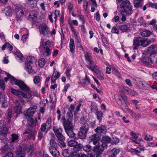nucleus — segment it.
Segmentation results:
<instances>
[{"label": "nucleus", "mask_w": 157, "mask_h": 157, "mask_svg": "<svg viewBox=\"0 0 157 157\" xmlns=\"http://www.w3.org/2000/svg\"><path fill=\"white\" fill-rule=\"evenodd\" d=\"M5 73L7 76V77L4 78L6 82H7L9 79L10 80V82L12 84H14L18 86L21 90L27 92L30 91V89L29 87L23 81L15 79L13 76H12L10 74L7 73V72H5Z\"/></svg>", "instance_id": "1"}, {"label": "nucleus", "mask_w": 157, "mask_h": 157, "mask_svg": "<svg viewBox=\"0 0 157 157\" xmlns=\"http://www.w3.org/2000/svg\"><path fill=\"white\" fill-rule=\"evenodd\" d=\"M79 123L82 125L80 127V131L78 133V137L79 138L84 139L86 138L89 130V121L84 117H82L80 119Z\"/></svg>", "instance_id": "2"}, {"label": "nucleus", "mask_w": 157, "mask_h": 157, "mask_svg": "<svg viewBox=\"0 0 157 157\" xmlns=\"http://www.w3.org/2000/svg\"><path fill=\"white\" fill-rule=\"evenodd\" d=\"M37 109L36 106L30 107L25 113L26 118L28 119V124L30 125H32L33 122V120L32 117Z\"/></svg>", "instance_id": "3"}, {"label": "nucleus", "mask_w": 157, "mask_h": 157, "mask_svg": "<svg viewBox=\"0 0 157 157\" xmlns=\"http://www.w3.org/2000/svg\"><path fill=\"white\" fill-rule=\"evenodd\" d=\"M41 46L44 50L43 55L47 56H49L51 54L52 49L51 48V43L49 40L44 42L42 41L40 42Z\"/></svg>", "instance_id": "4"}, {"label": "nucleus", "mask_w": 157, "mask_h": 157, "mask_svg": "<svg viewBox=\"0 0 157 157\" xmlns=\"http://www.w3.org/2000/svg\"><path fill=\"white\" fill-rule=\"evenodd\" d=\"M105 147V144H101V145H97L95 146L93 149V152L90 154V157H98L100 156V155L103 151L104 148Z\"/></svg>", "instance_id": "5"}, {"label": "nucleus", "mask_w": 157, "mask_h": 157, "mask_svg": "<svg viewBox=\"0 0 157 157\" xmlns=\"http://www.w3.org/2000/svg\"><path fill=\"white\" fill-rule=\"evenodd\" d=\"M40 33L43 36H47L50 33L49 28L45 23L40 24L38 27Z\"/></svg>", "instance_id": "6"}, {"label": "nucleus", "mask_w": 157, "mask_h": 157, "mask_svg": "<svg viewBox=\"0 0 157 157\" xmlns=\"http://www.w3.org/2000/svg\"><path fill=\"white\" fill-rule=\"evenodd\" d=\"M69 147H73L74 151L78 152L82 147V145L78 142L75 140H69Z\"/></svg>", "instance_id": "7"}, {"label": "nucleus", "mask_w": 157, "mask_h": 157, "mask_svg": "<svg viewBox=\"0 0 157 157\" xmlns=\"http://www.w3.org/2000/svg\"><path fill=\"white\" fill-rule=\"evenodd\" d=\"M135 80L136 81V85L141 89L145 90L150 86L145 81L141 79L137 78Z\"/></svg>", "instance_id": "8"}, {"label": "nucleus", "mask_w": 157, "mask_h": 157, "mask_svg": "<svg viewBox=\"0 0 157 157\" xmlns=\"http://www.w3.org/2000/svg\"><path fill=\"white\" fill-rule=\"evenodd\" d=\"M60 12L59 10H56L54 13H52L49 15V18L51 22H56L57 18L60 16Z\"/></svg>", "instance_id": "9"}, {"label": "nucleus", "mask_w": 157, "mask_h": 157, "mask_svg": "<svg viewBox=\"0 0 157 157\" xmlns=\"http://www.w3.org/2000/svg\"><path fill=\"white\" fill-rule=\"evenodd\" d=\"M53 130L58 140H64V137L62 134L63 131L62 128H58L56 127H54Z\"/></svg>", "instance_id": "10"}, {"label": "nucleus", "mask_w": 157, "mask_h": 157, "mask_svg": "<svg viewBox=\"0 0 157 157\" xmlns=\"http://www.w3.org/2000/svg\"><path fill=\"white\" fill-rule=\"evenodd\" d=\"M8 129L6 126V122L4 121H0V134L6 135L8 132Z\"/></svg>", "instance_id": "11"}, {"label": "nucleus", "mask_w": 157, "mask_h": 157, "mask_svg": "<svg viewBox=\"0 0 157 157\" xmlns=\"http://www.w3.org/2000/svg\"><path fill=\"white\" fill-rule=\"evenodd\" d=\"M152 59L151 55H148V53L146 52L144 53L143 57L142 60L143 62L148 63H152Z\"/></svg>", "instance_id": "12"}, {"label": "nucleus", "mask_w": 157, "mask_h": 157, "mask_svg": "<svg viewBox=\"0 0 157 157\" xmlns=\"http://www.w3.org/2000/svg\"><path fill=\"white\" fill-rule=\"evenodd\" d=\"M38 15V12L36 10H33L29 13L28 19L30 21H35Z\"/></svg>", "instance_id": "13"}, {"label": "nucleus", "mask_w": 157, "mask_h": 157, "mask_svg": "<svg viewBox=\"0 0 157 157\" xmlns=\"http://www.w3.org/2000/svg\"><path fill=\"white\" fill-rule=\"evenodd\" d=\"M100 139V137L99 135L97 134H95L89 137V141L90 142H93L94 145H96L98 143Z\"/></svg>", "instance_id": "14"}, {"label": "nucleus", "mask_w": 157, "mask_h": 157, "mask_svg": "<svg viewBox=\"0 0 157 157\" xmlns=\"http://www.w3.org/2000/svg\"><path fill=\"white\" fill-rule=\"evenodd\" d=\"M142 40V38L140 37H138L134 39L133 43V50H135L137 49L140 45H141Z\"/></svg>", "instance_id": "15"}, {"label": "nucleus", "mask_w": 157, "mask_h": 157, "mask_svg": "<svg viewBox=\"0 0 157 157\" xmlns=\"http://www.w3.org/2000/svg\"><path fill=\"white\" fill-rule=\"evenodd\" d=\"M25 149V146H21L19 150H18L16 152V157H24Z\"/></svg>", "instance_id": "16"}, {"label": "nucleus", "mask_w": 157, "mask_h": 157, "mask_svg": "<svg viewBox=\"0 0 157 157\" xmlns=\"http://www.w3.org/2000/svg\"><path fill=\"white\" fill-rule=\"evenodd\" d=\"M15 13L17 18L20 19L23 17L24 14V12L22 9L21 8L19 7H17L15 10Z\"/></svg>", "instance_id": "17"}, {"label": "nucleus", "mask_w": 157, "mask_h": 157, "mask_svg": "<svg viewBox=\"0 0 157 157\" xmlns=\"http://www.w3.org/2000/svg\"><path fill=\"white\" fill-rule=\"evenodd\" d=\"M146 52L148 53V55L152 56L157 53V47L154 45H151L148 48Z\"/></svg>", "instance_id": "18"}, {"label": "nucleus", "mask_w": 157, "mask_h": 157, "mask_svg": "<svg viewBox=\"0 0 157 157\" xmlns=\"http://www.w3.org/2000/svg\"><path fill=\"white\" fill-rule=\"evenodd\" d=\"M13 110L14 112L17 114H19L22 112L20 102L17 101H16L15 105L13 107Z\"/></svg>", "instance_id": "19"}, {"label": "nucleus", "mask_w": 157, "mask_h": 157, "mask_svg": "<svg viewBox=\"0 0 157 157\" xmlns=\"http://www.w3.org/2000/svg\"><path fill=\"white\" fill-rule=\"evenodd\" d=\"M5 141L6 142H3L2 141L1 144L2 146L0 149V150L2 153H4L8 151L10 149V147L7 144V141H6V140Z\"/></svg>", "instance_id": "20"}, {"label": "nucleus", "mask_w": 157, "mask_h": 157, "mask_svg": "<svg viewBox=\"0 0 157 157\" xmlns=\"http://www.w3.org/2000/svg\"><path fill=\"white\" fill-rule=\"evenodd\" d=\"M62 122L63 123L64 129L67 135L69 136V120H67L64 118L62 119Z\"/></svg>", "instance_id": "21"}, {"label": "nucleus", "mask_w": 157, "mask_h": 157, "mask_svg": "<svg viewBox=\"0 0 157 157\" xmlns=\"http://www.w3.org/2000/svg\"><path fill=\"white\" fill-rule=\"evenodd\" d=\"M49 150L50 152L53 157H59V152L56 149V147H50Z\"/></svg>", "instance_id": "22"}, {"label": "nucleus", "mask_w": 157, "mask_h": 157, "mask_svg": "<svg viewBox=\"0 0 157 157\" xmlns=\"http://www.w3.org/2000/svg\"><path fill=\"white\" fill-rule=\"evenodd\" d=\"M94 130L96 132L102 134H105L106 131L105 127L103 125L98 127Z\"/></svg>", "instance_id": "23"}, {"label": "nucleus", "mask_w": 157, "mask_h": 157, "mask_svg": "<svg viewBox=\"0 0 157 157\" xmlns=\"http://www.w3.org/2000/svg\"><path fill=\"white\" fill-rule=\"evenodd\" d=\"M131 6L130 3L128 0H124L121 4L120 8L121 11Z\"/></svg>", "instance_id": "24"}, {"label": "nucleus", "mask_w": 157, "mask_h": 157, "mask_svg": "<svg viewBox=\"0 0 157 157\" xmlns=\"http://www.w3.org/2000/svg\"><path fill=\"white\" fill-rule=\"evenodd\" d=\"M121 13H124L127 15H130L133 12L132 10V6L131 5L121 11Z\"/></svg>", "instance_id": "25"}, {"label": "nucleus", "mask_w": 157, "mask_h": 157, "mask_svg": "<svg viewBox=\"0 0 157 157\" xmlns=\"http://www.w3.org/2000/svg\"><path fill=\"white\" fill-rule=\"evenodd\" d=\"M74 129V128L73 125L71 121H69V137H75L76 134L73 131Z\"/></svg>", "instance_id": "26"}, {"label": "nucleus", "mask_w": 157, "mask_h": 157, "mask_svg": "<svg viewBox=\"0 0 157 157\" xmlns=\"http://www.w3.org/2000/svg\"><path fill=\"white\" fill-rule=\"evenodd\" d=\"M85 56L86 60L89 62L90 66H91L94 68L97 67V65L94 63L93 61L91 60L90 56L88 53L85 55Z\"/></svg>", "instance_id": "27"}, {"label": "nucleus", "mask_w": 157, "mask_h": 157, "mask_svg": "<svg viewBox=\"0 0 157 157\" xmlns=\"http://www.w3.org/2000/svg\"><path fill=\"white\" fill-rule=\"evenodd\" d=\"M143 0H134L133 2L134 7L137 9L140 8L142 9Z\"/></svg>", "instance_id": "28"}, {"label": "nucleus", "mask_w": 157, "mask_h": 157, "mask_svg": "<svg viewBox=\"0 0 157 157\" xmlns=\"http://www.w3.org/2000/svg\"><path fill=\"white\" fill-rule=\"evenodd\" d=\"M5 14L7 16H11L13 12V10L10 6H8L5 9Z\"/></svg>", "instance_id": "29"}, {"label": "nucleus", "mask_w": 157, "mask_h": 157, "mask_svg": "<svg viewBox=\"0 0 157 157\" xmlns=\"http://www.w3.org/2000/svg\"><path fill=\"white\" fill-rule=\"evenodd\" d=\"M111 142V138L108 136H105L102 137L101 140L102 144H105V147L107 146L106 144L109 143Z\"/></svg>", "instance_id": "30"}, {"label": "nucleus", "mask_w": 157, "mask_h": 157, "mask_svg": "<svg viewBox=\"0 0 157 157\" xmlns=\"http://www.w3.org/2000/svg\"><path fill=\"white\" fill-rule=\"evenodd\" d=\"M15 54L17 59L19 62L23 61L24 58L22 54L19 52H16Z\"/></svg>", "instance_id": "31"}, {"label": "nucleus", "mask_w": 157, "mask_h": 157, "mask_svg": "<svg viewBox=\"0 0 157 157\" xmlns=\"http://www.w3.org/2000/svg\"><path fill=\"white\" fill-rule=\"evenodd\" d=\"M11 92L14 95L18 96L20 97H21L23 92L19 90H16L13 88L10 89Z\"/></svg>", "instance_id": "32"}, {"label": "nucleus", "mask_w": 157, "mask_h": 157, "mask_svg": "<svg viewBox=\"0 0 157 157\" xmlns=\"http://www.w3.org/2000/svg\"><path fill=\"white\" fill-rule=\"evenodd\" d=\"M119 29H120L122 32H126L129 29V25L128 24L122 25L118 27Z\"/></svg>", "instance_id": "33"}, {"label": "nucleus", "mask_w": 157, "mask_h": 157, "mask_svg": "<svg viewBox=\"0 0 157 157\" xmlns=\"http://www.w3.org/2000/svg\"><path fill=\"white\" fill-rule=\"evenodd\" d=\"M25 67L26 70L29 74H31L34 71L31 64L25 63Z\"/></svg>", "instance_id": "34"}, {"label": "nucleus", "mask_w": 157, "mask_h": 157, "mask_svg": "<svg viewBox=\"0 0 157 157\" xmlns=\"http://www.w3.org/2000/svg\"><path fill=\"white\" fill-rule=\"evenodd\" d=\"M35 58L32 56H29L27 57L26 61L25 63L32 65L33 63L36 62Z\"/></svg>", "instance_id": "35"}, {"label": "nucleus", "mask_w": 157, "mask_h": 157, "mask_svg": "<svg viewBox=\"0 0 157 157\" xmlns=\"http://www.w3.org/2000/svg\"><path fill=\"white\" fill-rule=\"evenodd\" d=\"M69 48H70V51L73 54L75 52V46L74 41L72 39H70Z\"/></svg>", "instance_id": "36"}, {"label": "nucleus", "mask_w": 157, "mask_h": 157, "mask_svg": "<svg viewBox=\"0 0 157 157\" xmlns=\"http://www.w3.org/2000/svg\"><path fill=\"white\" fill-rule=\"evenodd\" d=\"M33 93L32 92H29V93H26L23 92L21 97L27 99H32L33 98Z\"/></svg>", "instance_id": "37"}, {"label": "nucleus", "mask_w": 157, "mask_h": 157, "mask_svg": "<svg viewBox=\"0 0 157 157\" xmlns=\"http://www.w3.org/2000/svg\"><path fill=\"white\" fill-rule=\"evenodd\" d=\"M82 148H83V151L86 152H90L92 150V147L89 144H87L83 146H82Z\"/></svg>", "instance_id": "38"}, {"label": "nucleus", "mask_w": 157, "mask_h": 157, "mask_svg": "<svg viewBox=\"0 0 157 157\" xmlns=\"http://www.w3.org/2000/svg\"><path fill=\"white\" fill-rule=\"evenodd\" d=\"M120 149L119 148H114L111 151V154L116 156L120 152Z\"/></svg>", "instance_id": "39"}, {"label": "nucleus", "mask_w": 157, "mask_h": 157, "mask_svg": "<svg viewBox=\"0 0 157 157\" xmlns=\"http://www.w3.org/2000/svg\"><path fill=\"white\" fill-rule=\"evenodd\" d=\"M142 40L141 41V45L143 47H146L147 45H149L151 42L150 41L146 39H144L142 38Z\"/></svg>", "instance_id": "40"}, {"label": "nucleus", "mask_w": 157, "mask_h": 157, "mask_svg": "<svg viewBox=\"0 0 157 157\" xmlns=\"http://www.w3.org/2000/svg\"><path fill=\"white\" fill-rule=\"evenodd\" d=\"M86 67L89 68L90 70H91L92 71H94L95 73L97 74V75L100 73L101 72L98 69L95 68L94 67H93L92 66H89L88 65H87ZM97 67H95V68Z\"/></svg>", "instance_id": "41"}, {"label": "nucleus", "mask_w": 157, "mask_h": 157, "mask_svg": "<svg viewBox=\"0 0 157 157\" xmlns=\"http://www.w3.org/2000/svg\"><path fill=\"white\" fill-rule=\"evenodd\" d=\"M46 63V60L44 58H41L38 61V64L39 67H43Z\"/></svg>", "instance_id": "42"}, {"label": "nucleus", "mask_w": 157, "mask_h": 157, "mask_svg": "<svg viewBox=\"0 0 157 157\" xmlns=\"http://www.w3.org/2000/svg\"><path fill=\"white\" fill-rule=\"evenodd\" d=\"M11 142H17L18 140V136L16 134H12L11 135Z\"/></svg>", "instance_id": "43"}, {"label": "nucleus", "mask_w": 157, "mask_h": 157, "mask_svg": "<svg viewBox=\"0 0 157 157\" xmlns=\"http://www.w3.org/2000/svg\"><path fill=\"white\" fill-rule=\"evenodd\" d=\"M151 34V33L150 31L146 30L142 33L141 35L143 37H147L150 35Z\"/></svg>", "instance_id": "44"}, {"label": "nucleus", "mask_w": 157, "mask_h": 157, "mask_svg": "<svg viewBox=\"0 0 157 157\" xmlns=\"http://www.w3.org/2000/svg\"><path fill=\"white\" fill-rule=\"evenodd\" d=\"M144 151V149L143 148L139 147H137L133 151V152H134L135 154L136 155L138 156H139V155H138V154L140 153L141 151Z\"/></svg>", "instance_id": "45"}, {"label": "nucleus", "mask_w": 157, "mask_h": 157, "mask_svg": "<svg viewBox=\"0 0 157 157\" xmlns=\"http://www.w3.org/2000/svg\"><path fill=\"white\" fill-rule=\"evenodd\" d=\"M12 110L11 109H9L8 111L7 119L9 122H10V120L12 117Z\"/></svg>", "instance_id": "46"}, {"label": "nucleus", "mask_w": 157, "mask_h": 157, "mask_svg": "<svg viewBox=\"0 0 157 157\" xmlns=\"http://www.w3.org/2000/svg\"><path fill=\"white\" fill-rule=\"evenodd\" d=\"M126 111L129 113L130 115L133 118L136 117L137 116V115L136 113H133L132 111L128 108L126 109Z\"/></svg>", "instance_id": "47"}, {"label": "nucleus", "mask_w": 157, "mask_h": 157, "mask_svg": "<svg viewBox=\"0 0 157 157\" xmlns=\"http://www.w3.org/2000/svg\"><path fill=\"white\" fill-rule=\"evenodd\" d=\"M97 119L100 121L101 120V118L103 115V113L100 111H98L96 112Z\"/></svg>", "instance_id": "48"}, {"label": "nucleus", "mask_w": 157, "mask_h": 157, "mask_svg": "<svg viewBox=\"0 0 157 157\" xmlns=\"http://www.w3.org/2000/svg\"><path fill=\"white\" fill-rule=\"evenodd\" d=\"M50 144L51 145L50 147H57L56 144L53 138H52L51 140Z\"/></svg>", "instance_id": "49"}, {"label": "nucleus", "mask_w": 157, "mask_h": 157, "mask_svg": "<svg viewBox=\"0 0 157 157\" xmlns=\"http://www.w3.org/2000/svg\"><path fill=\"white\" fill-rule=\"evenodd\" d=\"M33 147L32 146L29 147L27 152L29 155H32L33 153Z\"/></svg>", "instance_id": "50"}, {"label": "nucleus", "mask_w": 157, "mask_h": 157, "mask_svg": "<svg viewBox=\"0 0 157 157\" xmlns=\"http://www.w3.org/2000/svg\"><path fill=\"white\" fill-rule=\"evenodd\" d=\"M8 105L7 99H4L2 100V107L3 108H6Z\"/></svg>", "instance_id": "51"}, {"label": "nucleus", "mask_w": 157, "mask_h": 157, "mask_svg": "<svg viewBox=\"0 0 157 157\" xmlns=\"http://www.w3.org/2000/svg\"><path fill=\"white\" fill-rule=\"evenodd\" d=\"M34 83L35 84H37L39 83L40 81V78L39 76H35L33 80Z\"/></svg>", "instance_id": "52"}, {"label": "nucleus", "mask_w": 157, "mask_h": 157, "mask_svg": "<svg viewBox=\"0 0 157 157\" xmlns=\"http://www.w3.org/2000/svg\"><path fill=\"white\" fill-rule=\"evenodd\" d=\"M123 98L121 99L118 98L116 99L117 103L120 106H121L123 105V102L124 101V100H123Z\"/></svg>", "instance_id": "53"}, {"label": "nucleus", "mask_w": 157, "mask_h": 157, "mask_svg": "<svg viewBox=\"0 0 157 157\" xmlns=\"http://www.w3.org/2000/svg\"><path fill=\"white\" fill-rule=\"evenodd\" d=\"M68 151L67 149H65L63 151L62 154L64 157H69Z\"/></svg>", "instance_id": "54"}, {"label": "nucleus", "mask_w": 157, "mask_h": 157, "mask_svg": "<svg viewBox=\"0 0 157 157\" xmlns=\"http://www.w3.org/2000/svg\"><path fill=\"white\" fill-rule=\"evenodd\" d=\"M0 88L3 90L5 89V83L3 80H0Z\"/></svg>", "instance_id": "55"}, {"label": "nucleus", "mask_w": 157, "mask_h": 157, "mask_svg": "<svg viewBox=\"0 0 157 157\" xmlns=\"http://www.w3.org/2000/svg\"><path fill=\"white\" fill-rule=\"evenodd\" d=\"M45 133L44 132L40 131L38 133V139L40 140L45 135Z\"/></svg>", "instance_id": "56"}, {"label": "nucleus", "mask_w": 157, "mask_h": 157, "mask_svg": "<svg viewBox=\"0 0 157 157\" xmlns=\"http://www.w3.org/2000/svg\"><path fill=\"white\" fill-rule=\"evenodd\" d=\"M60 75V73L57 71H54L52 75L53 76L57 78H59Z\"/></svg>", "instance_id": "57"}, {"label": "nucleus", "mask_w": 157, "mask_h": 157, "mask_svg": "<svg viewBox=\"0 0 157 157\" xmlns=\"http://www.w3.org/2000/svg\"><path fill=\"white\" fill-rule=\"evenodd\" d=\"M59 145L61 147H64L66 146L65 143L63 141L64 140H59Z\"/></svg>", "instance_id": "58"}, {"label": "nucleus", "mask_w": 157, "mask_h": 157, "mask_svg": "<svg viewBox=\"0 0 157 157\" xmlns=\"http://www.w3.org/2000/svg\"><path fill=\"white\" fill-rule=\"evenodd\" d=\"M111 143L113 144H116L118 143L119 142V139L116 137L113 138L111 140Z\"/></svg>", "instance_id": "59"}, {"label": "nucleus", "mask_w": 157, "mask_h": 157, "mask_svg": "<svg viewBox=\"0 0 157 157\" xmlns=\"http://www.w3.org/2000/svg\"><path fill=\"white\" fill-rule=\"evenodd\" d=\"M70 108L71 109V111L69 112V117L71 116L72 117V111H74L75 106L74 105L71 104L70 105Z\"/></svg>", "instance_id": "60"}, {"label": "nucleus", "mask_w": 157, "mask_h": 157, "mask_svg": "<svg viewBox=\"0 0 157 157\" xmlns=\"http://www.w3.org/2000/svg\"><path fill=\"white\" fill-rule=\"evenodd\" d=\"M46 124H45V123L42 124H41V127H40V129L41 130V131L44 132L46 130Z\"/></svg>", "instance_id": "61"}, {"label": "nucleus", "mask_w": 157, "mask_h": 157, "mask_svg": "<svg viewBox=\"0 0 157 157\" xmlns=\"http://www.w3.org/2000/svg\"><path fill=\"white\" fill-rule=\"evenodd\" d=\"M97 77L101 80H103L104 79L103 74L101 72L98 75H97Z\"/></svg>", "instance_id": "62"}, {"label": "nucleus", "mask_w": 157, "mask_h": 157, "mask_svg": "<svg viewBox=\"0 0 157 157\" xmlns=\"http://www.w3.org/2000/svg\"><path fill=\"white\" fill-rule=\"evenodd\" d=\"M0 99H2L3 100L7 99V97L3 93L0 92Z\"/></svg>", "instance_id": "63"}, {"label": "nucleus", "mask_w": 157, "mask_h": 157, "mask_svg": "<svg viewBox=\"0 0 157 157\" xmlns=\"http://www.w3.org/2000/svg\"><path fill=\"white\" fill-rule=\"evenodd\" d=\"M77 152H73L71 153V157H79V155L77 153Z\"/></svg>", "instance_id": "64"}]
</instances>
